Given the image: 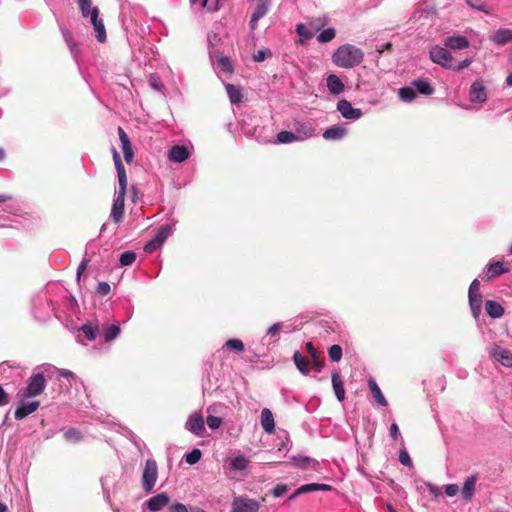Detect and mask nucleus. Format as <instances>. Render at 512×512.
Here are the masks:
<instances>
[{
    "instance_id": "nucleus-1",
    "label": "nucleus",
    "mask_w": 512,
    "mask_h": 512,
    "mask_svg": "<svg viewBox=\"0 0 512 512\" xmlns=\"http://www.w3.org/2000/svg\"><path fill=\"white\" fill-rule=\"evenodd\" d=\"M364 58L363 51L351 44L340 46L333 54L332 61L341 68H353L358 66Z\"/></svg>"
},
{
    "instance_id": "nucleus-2",
    "label": "nucleus",
    "mask_w": 512,
    "mask_h": 512,
    "mask_svg": "<svg viewBox=\"0 0 512 512\" xmlns=\"http://www.w3.org/2000/svg\"><path fill=\"white\" fill-rule=\"evenodd\" d=\"M46 387V378L42 373H35L29 379L27 387L22 393L23 398H30L40 395Z\"/></svg>"
},
{
    "instance_id": "nucleus-3",
    "label": "nucleus",
    "mask_w": 512,
    "mask_h": 512,
    "mask_svg": "<svg viewBox=\"0 0 512 512\" xmlns=\"http://www.w3.org/2000/svg\"><path fill=\"white\" fill-rule=\"evenodd\" d=\"M158 469L156 461L148 459L145 463V467L142 475V487L145 492L150 493L157 481Z\"/></svg>"
},
{
    "instance_id": "nucleus-4",
    "label": "nucleus",
    "mask_w": 512,
    "mask_h": 512,
    "mask_svg": "<svg viewBox=\"0 0 512 512\" xmlns=\"http://www.w3.org/2000/svg\"><path fill=\"white\" fill-rule=\"evenodd\" d=\"M429 56L432 62L444 68L451 69V67H454V59L446 47L433 46L430 49Z\"/></svg>"
},
{
    "instance_id": "nucleus-5",
    "label": "nucleus",
    "mask_w": 512,
    "mask_h": 512,
    "mask_svg": "<svg viewBox=\"0 0 512 512\" xmlns=\"http://www.w3.org/2000/svg\"><path fill=\"white\" fill-rule=\"evenodd\" d=\"M468 297L471 310L476 316L480 312L482 305V294L480 292V282L478 279H474L470 284Z\"/></svg>"
},
{
    "instance_id": "nucleus-6",
    "label": "nucleus",
    "mask_w": 512,
    "mask_h": 512,
    "mask_svg": "<svg viewBox=\"0 0 512 512\" xmlns=\"http://www.w3.org/2000/svg\"><path fill=\"white\" fill-rule=\"evenodd\" d=\"M259 511V503L254 499H249L246 497H236L232 503V511L231 512H258Z\"/></svg>"
},
{
    "instance_id": "nucleus-7",
    "label": "nucleus",
    "mask_w": 512,
    "mask_h": 512,
    "mask_svg": "<svg viewBox=\"0 0 512 512\" xmlns=\"http://www.w3.org/2000/svg\"><path fill=\"white\" fill-rule=\"evenodd\" d=\"M90 17V22L93 25L95 37L100 43L106 42L107 34L105 25L102 18H99V10H93Z\"/></svg>"
},
{
    "instance_id": "nucleus-8",
    "label": "nucleus",
    "mask_w": 512,
    "mask_h": 512,
    "mask_svg": "<svg viewBox=\"0 0 512 512\" xmlns=\"http://www.w3.org/2000/svg\"><path fill=\"white\" fill-rule=\"evenodd\" d=\"M337 110L346 119H359L362 116V111L359 108H353L351 103L345 99L337 103Z\"/></svg>"
},
{
    "instance_id": "nucleus-9",
    "label": "nucleus",
    "mask_w": 512,
    "mask_h": 512,
    "mask_svg": "<svg viewBox=\"0 0 512 512\" xmlns=\"http://www.w3.org/2000/svg\"><path fill=\"white\" fill-rule=\"evenodd\" d=\"M118 135L121 142V148L123 152L124 159L127 163H131L134 158V152L132 149L131 142L127 133L124 131L122 127H118Z\"/></svg>"
},
{
    "instance_id": "nucleus-10",
    "label": "nucleus",
    "mask_w": 512,
    "mask_h": 512,
    "mask_svg": "<svg viewBox=\"0 0 512 512\" xmlns=\"http://www.w3.org/2000/svg\"><path fill=\"white\" fill-rule=\"evenodd\" d=\"M270 2H271V0H259L258 1L257 5L254 9V12L252 14L251 20H250L251 30H255L257 27V22L267 14V12L269 10Z\"/></svg>"
},
{
    "instance_id": "nucleus-11",
    "label": "nucleus",
    "mask_w": 512,
    "mask_h": 512,
    "mask_svg": "<svg viewBox=\"0 0 512 512\" xmlns=\"http://www.w3.org/2000/svg\"><path fill=\"white\" fill-rule=\"evenodd\" d=\"M186 428L195 435L202 436L205 431L204 419L201 414H192L186 422Z\"/></svg>"
},
{
    "instance_id": "nucleus-12",
    "label": "nucleus",
    "mask_w": 512,
    "mask_h": 512,
    "mask_svg": "<svg viewBox=\"0 0 512 512\" xmlns=\"http://www.w3.org/2000/svg\"><path fill=\"white\" fill-rule=\"evenodd\" d=\"M490 354L494 360L500 362L502 365L512 367V353L508 349L501 346H495L491 350Z\"/></svg>"
},
{
    "instance_id": "nucleus-13",
    "label": "nucleus",
    "mask_w": 512,
    "mask_h": 512,
    "mask_svg": "<svg viewBox=\"0 0 512 512\" xmlns=\"http://www.w3.org/2000/svg\"><path fill=\"white\" fill-rule=\"evenodd\" d=\"M444 46L451 50H463L470 46V42L465 36L453 35L444 40Z\"/></svg>"
},
{
    "instance_id": "nucleus-14",
    "label": "nucleus",
    "mask_w": 512,
    "mask_h": 512,
    "mask_svg": "<svg viewBox=\"0 0 512 512\" xmlns=\"http://www.w3.org/2000/svg\"><path fill=\"white\" fill-rule=\"evenodd\" d=\"M332 490V487L328 484H319V483H310L302 485L301 487L297 488L295 492L290 495L289 500L295 499L297 496L309 492L314 491H330Z\"/></svg>"
},
{
    "instance_id": "nucleus-15",
    "label": "nucleus",
    "mask_w": 512,
    "mask_h": 512,
    "mask_svg": "<svg viewBox=\"0 0 512 512\" xmlns=\"http://www.w3.org/2000/svg\"><path fill=\"white\" fill-rule=\"evenodd\" d=\"M125 197H126V195L117 194V197L114 200L112 210H111V217L115 223H119L123 219Z\"/></svg>"
},
{
    "instance_id": "nucleus-16",
    "label": "nucleus",
    "mask_w": 512,
    "mask_h": 512,
    "mask_svg": "<svg viewBox=\"0 0 512 512\" xmlns=\"http://www.w3.org/2000/svg\"><path fill=\"white\" fill-rule=\"evenodd\" d=\"M170 501L167 493H159L156 496L151 497L147 501V507L150 511H159L165 507Z\"/></svg>"
},
{
    "instance_id": "nucleus-17",
    "label": "nucleus",
    "mask_w": 512,
    "mask_h": 512,
    "mask_svg": "<svg viewBox=\"0 0 512 512\" xmlns=\"http://www.w3.org/2000/svg\"><path fill=\"white\" fill-rule=\"evenodd\" d=\"M477 479V475H471L466 478L463 484L461 495L466 502L471 501L474 496Z\"/></svg>"
},
{
    "instance_id": "nucleus-18",
    "label": "nucleus",
    "mask_w": 512,
    "mask_h": 512,
    "mask_svg": "<svg viewBox=\"0 0 512 512\" xmlns=\"http://www.w3.org/2000/svg\"><path fill=\"white\" fill-rule=\"evenodd\" d=\"M470 100L472 102L482 103L487 99V94L484 85L481 82H474L469 91Z\"/></svg>"
},
{
    "instance_id": "nucleus-19",
    "label": "nucleus",
    "mask_w": 512,
    "mask_h": 512,
    "mask_svg": "<svg viewBox=\"0 0 512 512\" xmlns=\"http://www.w3.org/2000/svg\"><path fill=\"white\" fill-rule=\"evenodd\" d=\"M168 157L172 162L181 163L189 157V151L185 146L175 145L169 150Z\"/></svg>"
},
{
    "instance_id": "nucleus-20",
    "label": "nucleus",
    "mask_w": 512,
    "mask_h": 512,
    "mask_svg": "<svg viewBox=\"0 0 512 512\" xmlns=\"http://www.w3.org/2000/svg\"><path fill=\"white\" fill-rule=\"evenodd\" d=\"M332 386L333 390L335 392V396L338 399V401L342 402L345 399V389L344 384L341 379V375L339 371H334L332 373Z\"/></svg>"
},
{
    "instance_id": "nucleus-21",
    "label": "nucleus",
    "mask_w": 512,
    "mask_h": 512,
    "mask_svg": "<svg viewBox=\"0 0 512 512\" xmlns=\"http://www.w3.org/2000/svg\"><path fill=\"white\" fill-rule=\"evenodd\" d=\"M261 425L265 432L272 434L275 431L274 417L270 409L264 408L261 411Z\"/></svg>"
},
{
    "instance_id": "nucleus-22",
    "label": "nucleus",
    "mask_w": 512,
    "mask_h": 512,
    "mask_svg": "<svg viewBox=\"0 0 512 512\" xmlns=\"http://www.w3.org/2000/svg\"><path fill=\"white\" fill-rule=\"evenodd\" d=\"M39 401H32L29 403L21 404L15 411V418L17 420L24 419L28 415L35 412L39 407Z\"/></svg>"
},
{
    "instance_id": "nucleus-23",
    "label": "nucleus",
    "mask_w": 512,
    "mask_h": 512,
    "mask_svg": "<svg viewBox=\"0 0 512 512\" xmlns=\"http://www.w3.org/2000/svg\"><path fill=\"white\" fill-rule=\"evenodd\" d=\"M306 349L313 361V368L320 372L324 367V359L321 357L320 353L315 349L312 342L306 343Z\"/></svg>"
},
{
    "instance_id": "nucleus-24",
    "label": "nucleus",
    "mask_w": 512,
    "mask_h": 512,
    "mask_svg": "<svg viewBox=\"0 0 512 512\" xmlns=\"http://www.w3.org/2000/svg\"><path fill=\"white\" fill-rule=\"evenodd\" d=\"M492 41L498 45H504L512 42V30L501 28L498 29L492 36Z\"/></svg>"
},
{
    "instance_id": "nucleus-25",
    "label": "nucleus",
    "mask_w": 512,
    "mask_h": 512,
    "mask_svg": "<svg viewBox=\"0 0 512 512\" xmlns=\"http://www.w3.org/2000/svg\"><path fill=\"white\" fill-rule=\"evenodd\" d=\"M327 87L333 95H338L344 91V84L342 80L334 74L327 77Z\"/></svg>"
},
{
    "instance_id": "nucleus-26",
    "label": "nucleus",
    "mask_w": 512,
    "mask_h": 512,
    "mask_svg": "<svg viewBox=\"0 0 512 512\" xmlns=\"http://www.w3.org/2000/svg\"><path fill=\"white\" fill-rule=\"evenodd\" d=\"M294 363L297 369L304 375H307L310 372L311 365L308 358L303 356L299 351H296L293 355Z\"/></svg>"
},
{
    "instance_id": "nucleus-27",
    "label": "nucleus",
    "mask_w": 512,
    "mask_h": 512,
    "mask_svg": "<svg viewBox=\"0 0 512 512\" xmlns=\"http://www.w3.org/2000/svg\"><path fill=\"white\" fill-rule=\"evenodd\" d=\"M225 89L232 104H239L242 102L243 93L241 87L228 83L225 85Z\"/></svg>"
},
{
    "instance_id": "nucleus-28",
    "label": "nucleus",
    "mask_w": 512,
    "mask_h": 512,
    "mask_svg": "<svg viewBox=\"0 0 512 512\" xmlns=\"http://www.w3.org/2000/svg\"><path fill=\"white\" fill-rule=\"evenodd\" d=\"M368 386L371 391L372 396L377 401V403L381 406H387L388 402L384 395L381 392V389L379 388L378 384L373 378H370L368 380Z\"/></svg>"
},
{
    "instance_id": "nucleus-29",
    "label": "nucleus",
    "mask_w": 512,
    "mask_h": 512,
    "mask_svg": "<svg viewBox=\"0 0 512 512\" xmlns=\"http://www.w3.org/2000/svg\"><path fill=\"white\" fill-rule=\"evenodd\" d=\"M347 133V130L340 126H331L325 130L323 133V138L325 140H339L343 138Z\"/></svg>"
},
{
    "instance_id": "nucleus-30",
    "label": "nucleus",
    "mask_w": 512,
    "mask_h": 512,
    "mask_svg": "<svg viewBox=\"0 0 512 512\" xmlns=\"http://www.w3.org/2000/svg\"><path fill=\"white\" fill-rule=\"evenodd\" d=\"M120 326L117 324H104L102 334L105 342H111L120 334Z\"/></svg>"
},
{
    "instance_id": "nucleus-31",
    "label": "nucleus",
    "mask_w": 512,
    "mask_h": 512,
    "mask_svg": "<svg viewBox=\"0 0 512 512\" xmlns=\"http://www.w3.org/2000/svg\"><path fill=\"white\" fill-rule=\"evenodd\" d=\"M487 314L492 318H500L504 314V308L496 301L487 300L485 303Z\"/></svg>"
},
{
    "instance_id": "nucleus-32",
    "label": "nucleus",
    "mask_w": 512,
    "mask_h": 512,
    "mask_svg": "<svg viewBox=\"0 0 512 512\" xmlns=\"http://www.w3.org/2000/svg\"><path fill=\"white\" fill-rule=\"evenodd\" d=\"M412 86L423 95L429 96L434 93V88L427 79H417L412 82Z\"/></svg>"
},
{
    "instance_id": "nucleus-33",
    "label": "nucleus",
    "mask_w": 512,
    "mask_h": 512,
    "mask_svg": "<svg viewBox=\"0 0 512 512\" xmlns=\"http://www.w3.org/2000/svg\"><path fill=\"white\" fill-rule=\"evenodd\" d=\"M507 271H508V269L504 267L503 262L496 261L489 265L486 275H487L488 279H491V278L497 277Z\"/></svg>"
},
{
    "instance_id": "nucleus-34",
    "label": "nucleus",
    "mask_w": 512,
    "mask_h": 512,
    "mask_svg": "<svg viewBox=\"0 0 512 512\" xmlns=\"http://www.w3.org/2000/svg\"><path fill=\"white\" fill-rule=\"evenodd\" d=\"M118 182H119V190L117 194L126 195L128 179L125 167H120L117 169Z\"/></svg>"
},
{
    "instance_id": "nucleus-35",
    "label": "nucleus",
    "mask_w": 512,
    "mask_h": 512,
    "mask_svg": "<svg viewBox=\"0 0 512 512\" xmlns=\"http://www.w3.org/2000/svg\"><path fill=\"white\" fill-rule=\"evenodd\" d=\"M79 331H81L88 340L93 341L97 337L98 326L93 325L92 323H86L79 329Z\"/></svg>"
},
{
    "instance_id": "nucleus-36",
    "label": "nucleus",
    "mask_w": 512,
    "mask_h": 512,
    "mask_svg": "<svg viewBox=\"0 0 512 512\" xmlns=\"http://www.w3.org/2000/svg\"><path fill=\"white\" fill-rule=\"evenodd\" d=\"M79 8L83 17L92 15L93 10H99L98 7L92 5V0H78Z\"/></svg>"
},
{
    "instance_id": "nucleus-37",
    "label": "nucleus",
    "mask_w": 512,
    "mask_h": 512,
    "mask_svg": "<svg viewBox=\"0 0 512 512\" xmlns=\"http://www.w3.org/2000/svg\"><path fill=\"white\" fill-rule=\"evenodd\" d=\"M399 97L401 100L410 102L415 99L416 92L413 87L405 86L399 89Z\"/></svg>"
},
{
    "instance_id": "nucleus-38",
    "label": "nucleus",
    "mask_w": 512,
    "mask_h": 512,
    "mask_svg": "<svg viewBox=\"0 0 512 512\" xmlns=\"http://www.w3.org/2000/svg\"><path fill=\"white\" fill-rule=\"evenodd\" d=\"M64 438L69 442L78 443L83 439V435L80 430L76 428H69L64 433Z\"/></svg>"
},
{
    "instance_id": "nucleus-39",
    "label": "nucleus",
    "mask_w": 512,
    "mask_h": 512,
    "mask_svg": "<svg viewBox=\"0 0 512 512\" xmlns=\"http://www.w3.org/2000/svg\"><path fill=\"white\" fill-rule=\"evenodd\" d=\"M225 347L236 352H242L245 348L243 341L237 338L227 340Z\"/></svg>"
},
{
    "instance_id": "nucleus-40",
    "label": "nucleus",
    "mask_w": 512,
    "mask_h": 512,
    "mask_svg": "<svg viewBox=\"0 0 512 512\" xmlns=\"http://www.w3.org/2000/svg\"><path fill=\"white\" fill-rule=\"evenodd\" d=\"M329 358L333 362H339L342 358V348L338 344L332 345L328 350Z\"/></svg>"
},
{
    "instance_id": "nucleus-41",
    "label": "nucleus",
    "mask_w": 512,
    "mask_h": 512,
    "mask_svg": "<svg viewBox=\"0 0 512 512\" xmlns=\"http://www.w3.org/2000/svg\"><path fill=\"white\" fill-rule=\"evenodd\" d=\"M171 231V228L168 225L162 226L156 236L153 238L156 242H158L160 245H162L167 237L169 236Z\"/></svg>"
},
{
    "instance_id": "nucleus-42",
    "label": "nucleus",
    "mask_w": 512,
    "mask_h": 512,
    "mask_svg": "<svg viewBox=\"0 0 512 512\" xmlns=\"http://www.w3.org/2000/svg\"><path fill=\"white\" fill-rule=\"evenodd\" d=\"M217 64L222 71L227 73L233 72V65L229 57L222 56L218 58Z\"/></svg>"
},
{
    "instance_id": "nucleus-43",
    "label": "nucleus",
    "mask_w": 512,
    "mask_h": 512,
    "mask_svg": "<svg viewBox=\"0 0 512 512\" xmlns=\"http://www.w3.org/2000/svg\"><path fill=\"white\" fill-rule=\"evenodd\" d=\"M277 140L280 143H291L298 140V137L290 131H281L277 134Z\"/></svg>"
},
{
    "instance_id": "nucleus-44",
    "label": "nucleus",
    "mask_w": 512,
    "mask_h": 512,
    "mask_svg": "<svg viewBox=\"0 0 512 512\" xmlns=\"http://www.w3.org/2000/svg\"><path fill=\"white\" fill-rule=\"evenodd\" d=\"M201 456H202L201 450L198 448H195L190 453L186 454L185 461L190 465H194L201 459Z\"/></svg>"
},
{
    "instance_id": "nucleus-45",
    "label": "nucleus",
    "mask_w": 512,
    "mask_h": 512,
    "mask_svg": "<svg viewBox=\"0 0 512 512\" xmlns=\"http://www.w3.org/2000/svg\"><path fill=\"white\" fill-rule=\"evenodd\" d=\"M334 37L335 30L333 28H327L318 35L317 40L320 43H326L331 41Z\"/></svg>"
},
{
    "instance_id": "nucleus-46",
    "label": "nucleus",
    "mask_w": 512,
    "mask_h": 512,
    "mask_svg": "<svg viewBox=\"0 0 512 512\" xmlns=\"http://www.w3.org/2000/svg\"><path fill=\"white\" fill-rule=\"evenodd\" d=\"M136 253L133 251H126L120 255V263L123 266L131 265L136 260Z\"/></svg>"
},
{
    "instance_id": "nucleus-47",
    "label": "nucleus",
    "mask_w": 512,
    "mask_h": 512,
    "mask_svg": "<svg viewBox=\"0 0 512 512\" xmlns=\"http://www.w3.org/2000/svg\"><path fill=\"white\" fill-rule=\"evenodd\" d=\"M248 463L249 461L245 457L238 456L231 461V467L234 470H244L246 469Z\"/></svg>"
},
{
    "instance_id": "nucleus-48",
    "label": "nucleus",
    "mask_w": 512,
    "mask_h": 512,
    "mask_svg": "<svg viewBox=\"0 0 512 512\" xmlns=\"http://www.w3.org/2000/svg\"><path fill=\"white\" fill-rule=\"evenodd\" d=\"M293 461L296 466L301 468H307L311 463H315V460L309 457H294Z\"/></svg>"
},
{
    "instance_id": "nucleus-49",
    "label": "nucleus",
    "mask_w": 512,
    "mask_h": 512,
    "mask_svg": "<svg viewBox=\"0 0 512 512\" xmlns=\"http://www.w3.org/2000/svg\"><path fill=\"white\" fill-rule=\"evenodd\" d=\"M296 31L298 35L304 39H310L313 37V33L303 24L297 25Z\"/></svg>"
},
{
    "instance_id": "nucleus-50",
    "label": "nucleus",
    "mask_w": 512,
    "mask_h": 512,
    "mask_svg": "<svg viewBox=\"0 0 512 512\" xmlns=\"http://www.w3.org/2000/svg\"><path fill=\"white\" fill-rule=\"evenodd\" d=\"M207 421V424L208 426L211 428V429H217L221 426L222 424V419L220 417H217V416H213V415H209L206 419Z\"/></svg>"
},
{
    "instance_id": "nucleus-51",
    "label": "nucleus",
    "mask_w": 512,
    "mask_h": 512,
    "mask_svg": "<svg viewBox=\"0 0 512 512\" xmlns=\"http://www.w3.org/2000/svg\"><path fill=\"white\" fill-rule=\"evenodd\" d=\"M288 489H289L288 485L278 484L273 488L272 495L274 497H281L288 491Z\"/></svg>"
},
{
    "instance_id": "nucleus-52",
    "label": "nucleus",
    "mask_w": 512,
    "mask_h": 512,
    "mask_svg": "<svg viewBox=\"0 0 512 512\" xmlns=\"http://www.w3.org/2000/svg\"><path fill=\"white\" fill-rule=\"evenodd\" d=\"M267 54H269L271 56V52L269 50H266V49L258 50L257 52H255L253 54V60L255 62H262L266 59Z\"/></svg>"
},
{
    "instance_id": "nucleus-53",
    "label": "nucleus",
    "mask_w": 512,
    "mask_h": 512,
    "mask_svg": "<svg viewBox=\"0 0 512 512\" xmlns=\"http://www.w3.org/2000/svg\"><path fill=\"white\" fill-rule=\"evenodd\" d=\"M96 291L99 295L105 296L110 292V285L107 282H99Z\"/></svg>"
},
{
    "instance_id": "nucleus-54",
    "label": "nucleus",
    "mask_w": 512,
    "mask_h": 512,
    "mask_svg": "<svg viewBox=\"0 0 512 512\" xmlns=\"http://www.w3.org/2000/svg\"><path fill=\"white\" fill-rule=\"evenodd\" d=\"M399 461L401 462V464H403L405 466H411L412 465L411 458H410V456H409V454H408V452L406 450H402L400 452Z\"/></svg>"
},
{
    "instance_id": "nucleus-55",
    "label": "nucleus",
    "mask_w": 512,
    "mask_h": 512,
    "mask_svg": "<svg viewBox=\"0 0 512 512\" xmlns=\"http://www.w3.org/2000/svg\"><path fill=\"white\" fill-rule=\"evenodd\" d=\"M161 245L156 242L154 239H152L151 241H149L145 246H144V251L146 253H153L154 251H156Z\"/></svg>"
},
{
    "instance_id": "nucleus-56",
    "label": "nucleus",
    "mask_w": 512,
    "mask_h": 512,
    "mask_svg": "<svg viewBox=\"0 0 512 512\" xmlns=\"http://www.w3.org/2000/svg\"><path fill=\"white\" fill-rule=\"evenodd\" d=\"M459 492V486L457 484H449L445 487V493L449 497L457 495Z\"/></svg>"
},
{
    "instance_id": "nucleus-57",
    "label": "nucleus",
    "mask_w": 512,
    "mask_h": 512,
    "mask_svg": "<svg viewBox=\"0 0 512 512\" xmlns=\"http://www.w3.org/2000/svg\"><path fill=\"white\" fill-rule=\"evenodd\" d=\"M282 329V325L280 323L273 324L267 331V335L274 337L277 336Z\"/></svg>"
},
{
    "instance_id": "nucleus-58",
    "label": "nucleus",
    "mask_w": 512,
    "mask_h": 512,
    "mask_svg": "<svg viewBox=\"0 0 512 512\" xmlns=\"http://www.w3.org/2000/svg\"><path fill=\"white\" fill-rule=\"evenodd\" d=\"M470 64H471V59L466 58L465 60H463L460 63H455L454 62V67H451V69L452 70H456V71H460V70H463L464 68H467Z\"/></svg>"
},
{
    "instance_id": "nucleus-59",
    "label": "nucleus",
    "mask_w": 512,
    "mask_h": 512,
    "mask_svg": "<svg viewBox=\"0 0 512 512\" xmlns=\"http://www.w3.org/2000/svg\"><path fill=\"white\" fill-rule=\"evenodd\" d=\"M169 509L170 512H188L187 507L182 503H174Z\"/></svg>"
},
{
    "instance_id": "nucleus-60",
    "label": "nucleus",
    "mask_w": 512,
    "mask_h": 512,
    "mask_svg": "<svg viewBox=\"0 0 512 512\" xmlns=\"http://www.w3.org/2000/svg\"><path fill=\"white\" fill-rule=\"evenodd\" d=\"M112 152H113V160H114V163H115L116 170L119 169L120 167H124V165L122 163V160L120 158V155L117 152V150L115 148H113Z\"/></svg>"
},
{
    "instance_id": "nucleus-61",
    "label": "nucleus",
    "mask_w": 512,
    "mask_h": 512,
    "mask_svg": "<svg viewBox=\"0 0 512 512\" xmlns=\"http://www.w3.org/2000/svg\"><path fill=\"white\" fill-rule=\"evenodd\" d=\"M390 435L391 437L394 439V440H397L399 435H400V431H399V427L396 423H392L391 426H390Z\"/></svg>"
},
{
    "instance_id": "nucleus-62",
    "label": "nucleus",
    "mask_w": 512,
    "mask_h": 512,
    "mask_svg": "<svg viewBox=\"0 0 512 512\" xmlns=\"http://www.w3.org/2000/svg\"><path fill=\"white\" fill-rule=\"evenodd\" d=\"M9 403L8 394L5 392L3 387L0 385V406H4Z\"/></svg>"
},
{
    "instance_id": "nucleus-63",
    "label": "nucleus",
    "mask_w": 512,
    "mask_h": 512,
    "mask_svg": "<svg viewBox=\"0 0 512 512\" xmlns=\"http://www.w3.org/2000/svg\"><path fill=\"white\" fill-rule=\"evenodd\" d=\"M87 263H88V261L84 259L80 263V265L78 266V269H77V277H78V279L80 278L81 274L85 271V269L87 267Z\"/></svg>"
},
{
    "instance_id": "nucleus-64",
    "label": "nucleus",
    "mask_w": 512,
    "mask_h": 512,
    "mask_svg": "<svg viewBox=\"0 0 512 512\" xmlns=\"http://www.w3.org/2000/svg\"><path fill=\"white\" fill-rule=\"evenodd\" d=\"M58 374H59V376H61L63 378L74 377V374L71 371L65 370V369H60L58 371Z\"/></svg>"
}]
</instances>
